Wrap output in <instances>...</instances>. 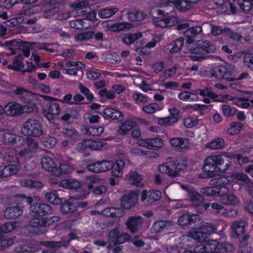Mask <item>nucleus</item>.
<instances>
[{"label": "nucleus", "instance_id": "59", "mask_svg": "<svg viewBox=\"0 0 253 253\" xmlns=\"http://www.w3.org/2000/svg\"><path fill=\"white\" fill-rule=\"evenodd\" d=\"M106 60L110 64L117 65L121 61L119 55L115 53H109L106 55Z\"/></svg>", "mask_w": 253, "mask_h": 253}, {"label": "nucleus", "instance_id": "30", "mask_svg": "<svg viewBox=\"0 0 253 253\" xmlns=\"http://www.w3.org/2000/svg\"><path fill=\"white\" fill-rule=\"evenodd\" d=\"M60 210L64 214L69 216L73 215L77 210L75 205L67 200L62 204Z\"/></svg>", "mask_w": 253, "mask_h": 253}, {"label": "nucleus", "instance_id": "36", "mask_svg": "<svg viewBox=\"0 0 253 253\" xmlns=\"http://www.w3.org/2000/svg\"><path fill=\"white\" fill-rule=\"evenodd\" d=\"M65 0H50L47 2L46 6L47 9L46 11L48 15H54L59 11L58 4L63 2Z\"/></svg>", "mask_w": 253, "mask_h": 253}, {"label": "nucleus", "instance_id": "20", "mask_svg": "<svg viewBox=\"0 0 253 253\" xmlns=\"http://www.w3.org/2000/svg\"><path fill=\"white\" fill-rule=\"evenodd\" d=\"M83 184L82 182L75 179H63L59 183V186L76 191L82 190Z\"/></svg>", "mask_w": 253, "mask_h": 253}, {"label": "nucleus", "instance_id": "23", "mask_svg": "<svg viewBox=\"0 0 253 253\" xmlns=\"http://www.w3.org/2000/svg\"><path fill=\"white\" fill-rule=\"evenodd\" d=\"M41 164L42 168L45 170L50 171L55 175L57 168V165L53 159L47 155L44 156L41 159Z\"/></svg>", "mask_w": 253, "mask_h": 253}, {"label": "nucleus", "instance_id": "27", "mask_svg": "<svg viewBox=\"0 0 253 253\" xmlns=\"http://www.w3.org/2000/svg\"><path fill=\"white\" fill-rule=\"evenodd\" d=\"M112 167L111 174L112 176L117 177H121L123 175V170L125 166V163L123 160H117L114 162L112 161Z\"/></svg>", "mask_w": 253, "mask_h": 253}, {"label": "nucleus", "instance_id": "3", "mask_svg": "<svg viewBox=\"0 0 253 253\" xmlns=\"http://www.w3.org/2000/svg\"><path fill=\"white\" fill-rule=\"evenodd\" d=\"M229 182L225 176L213 178L209 182L211 186L203 188L201 192L206 197H220L221 194L228 192Z\"/></svg>", "mask_w": 253, "mask_h": 253}, {"label": "nucleus", "instance_id": "44", "mask_svg": "<svg viewBox=\"0 0 253 253\" xmlns=\"http://www.w3.org/2000/svg\"><path fill=\"white\" fill-rule=\"evenodd\" d=\"M4 161L9 163H20L21 160L18 158L16 152L14 150H10L6 152L3 156Z\"/></svg>", "mask_w": 253, "mask_h": 253}, {"label": "nucleus", "instance_id": "61", "mask_svg": "<svg viewBox=\"0 0 253 253\" xmlns=\"http://www.w3.org/2000/svg\"><path fill=\"white\" fill-rule=\"evenodd\" d=\"M199 124V120L195 118L188 117L183 120L184 126L187 128H192Z\"/></svg>", "mask_w": 253, "mask_h": 253}, {"label": "nucleus", "instance_id": "11", "mask_svg": "<svg viewBox=\"0 0 253 253\" xmlns=\"http://www.w3.org/2000/svg\"><path fill=\"white\" fill-rule=\"evenodd\" d=\"M162 197V192L158 190L142 191L141 201L146 206H150L159 201Z\"/></svg>", "mask_w": 253, "mask_h": 253}, {"label": "nucleus", "instance_id": "62", "mask_svg": "<svg viewBox=\"0 0 253 253\" xmlns=\"http://www.w3.org/2000/svg\"><path fill=\"white\" fill-rule=\"evenodd\" d=\"M192 107L194 110L198 111L200 115H203L208 112L210 110L211 106L196 103Z\"/></svg>", "mask_w": 253, "mask_h": 253}, {"label": "nucleus", "instance_id": "15", "mask_svg": "<svg viewBox=\"0 0 253 253\" xmlns=\"http://www.w3.org/2000/svg\"><path fill=\"white\" fill-rule=\"evenodd\" d=\"M203 172L201 173L199 177L202 178H208L215 177L217 172H220V168L214 166L211 162L207 161V158L204 161L202 167Z\"/></svg>", "mask_w": 253, "mask_h": 253}, {"label": "nucleus", "instance_id": "29", "mask_svg": "<svg viewBox=\"0 0 253 253\" xmlns=\"http://www.w3.org/2000/svg\"><path fill=\"white\" fill-rule=\"evenodd\" d=\"M207 236L208 233L202 230L191 231L189 233L188 243L189 242V244L192 245L191 244L192 240L197 241L199 243H203L206 241ZM193 246V244H192Z\"/></svg>", "mask_w": 253, "mask_h": 253}, {"label": "nucleus", "instance_id": "37", "mask_svg": "<svg viewBox=\"0 0 253 253\" xmlns=\"http://www.w3.org/2000/svg\"><path fill=\"white\" fill-rule=\"evenodd\" d=\"M20 139L19 136L12 133H4L1 137V140L3 144H16L17 145V140L19 141Z\"/></svg>", "mask_w": 253, "mask_h": 253}, {"label": "nucleus", "instance_id": "2", "mask_svg": "<svg viewBox=\"0 0 253 253\" xmlns=\"http://www.w3.org/2000/svg\"><path fill=\"white\" fill-rule=\"evenodd\" d=\"M187 47L191 53L190 59L193 61L206 59V54L213 53L215 50L214 44L208 40H196Z\"/></svg>", "mask_w": 253, "mask_h": 253}, {"label": "nucleus", "instance_id": "13", "mask_svg": "<svg viewBox=\"0 0 253 253\" xmlns=\"http://www.w3.org/2000/svg\"><path fill=\"white\" fill-rule=\"evenodd\" d=\"M104 28H107L111 32H120L124 29H129L132 24L127 22H118L111 20H107L102 23Z\"/></svg>", "mask_w": 253, "mask_h": 253}, {"label": "nucleus", "instance_id": "50", "mask_svg": "<svg viewBox=\"0 0 253 253\" xmlns=\"http://www.w3.org/2000/svg\"><path fill=\"white\" fill-rule=\"evenodd\" d=\"M128 181L131 184L138 185L142 180V176L135 170H130L128 174Z\"/></svg>", "mask_w": 253, "mask_h": 253}, {"label": "nucleus", "instance_id": "21", "mask_svg": "<svg viewBox=\"0 0 253 253\" xmlns=\"http://www.w3.org/2000/svg\"><path fill=\"white\" fill-rule=\"evenodd\" d=\"M171 226V221L159 220L154 222L150 230L152 233H158L169 230Z\"/></svg>", "mask_w": 253, "mask_h": 253}, {"label": "nucleus", "instance_id": "64", "mask_svg": "<svg viewBox=\"0 0 253 253\" xmlns=\"http://www.w3.org/2000/svg\"><path fill=\"white\" fill-rule=\"evenodd\" d=\"M244 64L250 69L253 70V53H246L243 59Z\"/></svg>", "mask_w": 253, "mask_h": 253}, {"label": "nucleus", "instance_id": "28", "mask_svg": "<svg viewBox=\"0 0 253 253\" xmlns=\"http://www.w3.org/2000/svg\"><path fill=\"white\" fill-rule=\"evenodd\" d=\"M231 229L233 231V236L237 239H241L245 234V223L243 221H235L231 225Z\"/></svg>", "mask_w": 253, "mask_h": 253}, {"label": "nucleus", "instance_id": "34", "mask_svg": "<svg viewBox=\"0 0 253 253\" xmlns=\"http://www.w3.org/2000/svg\"><path fill=\"white\" fill-rule=\"evenodd\" d=\"M228 192L221 194L220 200L222 204L226 205H237L239 203L237 197L234 194H228Z\"/></svg>", "mask_w": 253, "mask_h": 253}, {"label": "nucleus", "instance_id": "24", "mask_svg": "<svg viewBox=\"0 0 253 253\" xmlns=\"http://www.w3.org/2000/svg\"><path fill=\"white\" fill-rule=\"evenodd\" d=\"M202 31L201 26H196L187 29L184 33V36L187 38L186 46L192 43L196 40L195 37L200 34Z\"/></svg>", "mask_w": 253, "mask_h": 253}, {"label": "nucleus", "instance_id": "47", "mask_svg": "<svg viewBox=\"0 0 253 253\" xmlns=\"http://www.w3.org/2000/svg\"><path fill=\"white\" fill-rule=\"evenodd\" d=\"M16 239L15 237L8 238L0 233V250L12 245Z\"/></svg>", "mask_w": 253, "mask_h": 253}, {"label": "nucleus", "instance_id": "41", "mask_svg": "<svg viewBox=\"0 0 253 253\" xmlns=\"http://www.w3.org/2000/svg\"><path fill=\"white\" fill-rule=\"evenodd\" d=\"M126 14L128 19L132 22H140L143 20L145 17L143 13L135 9L129 10Z\"/></svg>", "mask_w": 253, "mask_h": 253}, {"label": "nucleus", "instance_id": "56", "mask_svg": "<svg viewBox=\"0 0 253 253\" xmlns=\"http://www.w3.org/2000/svg\"><path fill=\"white\" fill-rule=\"evenodd\" d=\"M223 115L226 117L233 116L237 112L236 108L227 104H223L221 107Z\"/></svg>", "mask_w": 253, "mask_h": 253}, {"label": "nucleus", "instance_id": "38", "mask_svg": "<svg viewBox=\"0 0 253 253\" xmlns=\"http://www.w3.org/2000/svg\"><path fill=\"white\" fill-rule=\"evenodd\" d=\"M74 168L68 163H61L59 166H57L55 175L60 176L62 174H69L73 171Z\"/></svg>", "mask_w": 253, "mask_h": 253}, {"label": "nucleus", "instance_id": "60", "mask_svg": "<svg viewBox=\"0 0 253 253\" xmlns=\"http://www.w3.org/2000/svg\"><path fill=\"white\" fill-rule=\"evenodd\" d=\"M24 64L21 60L18 59H14L12 61V65L9 64L7 67L8 69L17 71L24 68Z\"/></svg>", "mask_w": 253, "mask_h": 253}, {"label": "nucleus", "instance_id": "1", "mask_svg": "<svg viewBox=\"0 0 253 253\" xmlns=\"http://www.w3.org/2000/svg\"><path fill=\"white\" fill-rule=\"evenodd\" d=\"M200 0H167L164 9L154 7L151 10L153 18L160 19L156 21V25L166 28L172 27L178 23V18L175 7L181 12L189 10L193 3H196Z\"/></svg>", "mask_w": 253, "mask_h": 253}, {"label": "nucleus", "instance_id": "54", "mask_svg": "<svg viewBox=\"0 0 253 253\" xmlns=\"http://www.w3.org/2000/svg\"><path fill=\"white\" fill-rule=\"evenodd\" d=\"M230 177L232 180L241 181L246 184L249 183L250 181L249 176L244 173L234 172L231 174Z\"/></svg>", "mask_w": 253, "mask_h": 253}, {"label": "nucleus", "instance_id": "32", "mask_svg": "<svg viewBox=\"0 0 253 253\" xmlns=\"http://www.w3.org/2000/svg\"><path fill=\"white\" fill-rule=\"evenodd\" d=\"M198 217V215L197 214H190L189 213H186L180 215L178 221L179 225L184 226L195 223Z\"/></svg>", "mask_w": 253, "mask_h": 253}, {"label": "nucleus", "instance_id": "42", "mask_svg": "<svg viewBox=\"0 0 253 253\" xmlns=\"http://www.w3.org/2000/svg\"><path fill=\"white\" fill-rule=\"evenodd\" d=\"M142 37V33L141 32L125 34L123 38V42L126 45H130L137 40L141 38Z\"/></svg>", "mask_w": 253, "mask_h": 253}, {"label": "nucleus", "instance_id": "16", "mask_svg": "<svg viewBox=\"0 0 253 253\" xmlns=\"http://www.w3.org/2000/svg\"><path fill=\"white\" fill-rule=\"evenodd\" d=\"M25 206L23 203H18L14 207H8L4 211V216L7 219H16L23 214Z\"/></svg>", "mask_w": 253, "mask_h": 253}, {"label": "nucleus", "instance_id": "17", "mask_svg": "<svg viewBox=\"0 0 253 253\" xmlns=\"http://www.w3.org/2000/svg\"><path fill=\"white\" fill-rule=\"evenodd\" d=\"M61 218L58 216H53L50 218H33L30 220V225L34 227H45L53 223L59 221Z\"/></svg>", "mask_w": 253, "mask_h": 253}, {"label": "nucleus", "instance_id": "55", "mask_svg": "<svg viewBox=\"0 0 253 253\" xmlns=\"http://www.w3.org/2000/svg\"><path fill=\"white\" fill-rule=\"evenodd\" d=\"M23 185L24 186L35 189H41L43 187V184L40 181L26 179L23 181Z\"/></svg>", "mask_w": 253, "mask_h": 253}, {"label": "nucleus", "instance_id": "9", "mask_svg": "<svg viewBox=\"0 0 253 253\" xmlns=\"http://www.w3.org/2000/svg\"><path fill=\"white\" fill-rule=\"evenodd\" d=\"M30 211L34 218L46 217L52 212L51 206L43 203L34 204L30 207Z\"/></svg>", "mask_w": 253, "mask_h": 253}, {"label": "nucleus", "instance_id": "53", "mask_svg": "<svg viewBox=\"0 0 253 253\" xmlns=\"http://www.w3.org/2000/svg\"><path fill=\"white\" fill-rule=\"evenodd\" d=\"M45 199L54 205H58L62 203V199L58 197L54 192H49L45 194Z\"/></svg>", "mask_w": 253, "mask_h": 253}, {"label": "nucleus", "instance_id": "49", "mask_svg": "<svg viewBox=\"0 0 253 253\" xmlns=\"http://www.w3.org/2000/svg\"><path fill=\"white\" fill-rule=\"evenodd\" d=\"M100 181V178L98 176L95 175L90 176H85L84 177V183L89 189H92L94 187L98 184Z\"/></svg>", "mask_w": 253, "mask_h": 253}, {"label": "nucleus", "instance_id": "18", "mask_svg": "<svg viewBox=\"0 0 253 253\" xmlns=\"http://www.w3.org/2000/svg\"><path fill=\"white\" fill-rule=\"evenodd\" d=\"M140 146L146 147L149 149L157 150L164 145L163 140L159 137L154 138L141 139L138 141Z\"/></svg>", "mask_w": 253, "mask_h": 253}, {"label": "nucleus", "instance_id": "8", "mask_svg": "<svg viewBox=\"0 0 253 253\" xmlns=\"http://www.w3.org/2000/svg\"><path fill=\"white\" fill-rule=\"evenodd\" d=\"M207 161L220 168V172H225L231 165V157L226 155H212L207 157Z\"/></svg>", "mask_w": 253, "mask_h": 253}, {"label": "nucleus", "instance_id": "4", "mask_svg": "<svg viewBox=\"0 0 253 253\" xmlns=\"http://www.w3.org/2000/svg\"><path fill=\"white\" fill-rule=\"evenodd\" d=\"M186 167V161L173 159L160 165L158 170L160 172L167 174L169 176L174 178L178 176L180 172Z\"/></svg>", "mask_w": 253, "mask_h": 253}, {"label": "nucleus", "instance_id": "35", "mask_svg": "<svg viewBox=\"0 0 253 253\" xmlns=\"http://www.w3.org/2000/svg\"><path fill=\"white\" fill-rule=\"evenodd\" d=\"M137 125L136 121L131 119H127L119 127L118 132L121 135H125Z\"/></svg>", "mask_w": 253, "mask_h": 253}, {"label": "nucleus", "instance_id": "7", "mask_svg": "<svg viewBox=\"0 0 253 253\" xmlns=\"http://www.w3.org/2000/svg\"><path fill=\"white\" fill-rule=\"evenodd\" d=\"M21 132L25 136L31 137H39L43 134L41 122L33 118H29L23 123Z\"/></svg>", "mask_w": 253, "mask_h": 253}, {"label": "nucleus", "instance_id": "33", "mask_svg": "<svg viewBox=\"0 0 253 253\" xmlns=\"http://www.w3.org/2000/svg\"><path fill=\"white\" fill-rule=\"evenodd\" d=\"M6 113L11 116H17L24 113L23 106L17 103H10L8 105Z\"/></svg>", "mask_w": 253, "mask_h": 253}, {"label": "nucleus", "instance_id": "40", "mask_svg": "<svg viewBox=\"0 0 253 253\" xmlns=\"http://www.w3.org/2000/svg\"><path fill=\"white\" fill-rule=\"evenodd\" d=\"M184 38H179L174 40L168 45V49L170 53H176L181 50L184 43Z\"/></svg>", "mask_w": 253, "mask_h": 253}, {"label": "nucleus", "instance_id": "31", "mask_svg": "<svg viewBox=\"0 0 253 253\" xmlns=\"http://www.w3.org/2000/svg\"><path fill=\"white\" fill-rule=\"evenodd\" d=\"M61 131L63 136L69 140L76 141L79 137L78 131L73 127H62Z\"/></svg>", "mask_w": 253, "mask_h": 253}, {"label": "nucleus", "instance_id": "6", "mask_svg": "<svg viewBox=\"0 0 253 253\" xmlns=\"http://www.w3.org/2000/svg\"><path fill=\"white\" fill-rule=\"evenodd\" d=\"M44 99L49 102V104L46 109L43 110V114L44 117L53 125V126L60 129L58 124L55 122L54 116L59 115L61 112L60 106L56 101L57 100L52 97L44 95Z\"/></svg>", "mask_w": 253, "mask_h": 253}, {"label": "nucleus", "instance_id": "63", "mask_svg": "<svg viewBox=\"0 0 253 253\" xmlns=\"http://www.w3.org/2000/svg\"><path fill=\"white\" fill-rule=\"evenodd\" d=\"M71 28L76 30H82L86 29V26L84 25V21L83 19H76L70 22L69 23Z\"/></svg>", "mask_w": 253, "mask_h": 253}, {"label": "nucleus", "instance_id": "25", "mask_svg": "<svg viewBox=\"0 0 253 253\" xmlns=\"http://www.w3.org/2000/svg\"><path fill=\"white\" fill-rule=\"evenodd\" d=\"M20 163H10L0 170V178L17 173L20 169Z\"/></svg>", "mask_w": 253, "mask_h": 253}, {"label": "nucleus", "instance_id": "51", "mask_svg": "<svg viewBox=\"0 0 253 253\" xmlns=\"http://www.w3.org/2000/svg\"><path fill=\"white\" fill-rule=\"evenodd\" d=\"M197 93L202 96H207L213 99L214 101H220L219 95L216 94L214 92L210 91L208 88L205 89H199Z\"/></svg>", "mask_w": 253, "mask_h": 253}, {"label": "nucleus", "instance_id": "48", "mask_svg": "<svg viewBox=\"0 0 253 253\" xmlns=\"http://www.w3.org/2000/svg\"><path fill=\"white\" fill-rule=\"evenodd\" d=\"M244 128V125L240 122H232L230 125V127L227 129V132L230 135H235L239 133Z\"/></svg>", "mask_w": 253, "mask_h": 253}, {"label": "nucleus", "instance_id": "46", "mask_svg": "<svg viewBox=\"0 0 253 253\" xmlns=\"http://www.w3.org/2000/svg\"><path fill=\"white\" fill-rule=\"evenodd\" d=\"M118 10L117 7L113 6L104 8L100 10L98 13V16L102 18H109L115 15Z\"/></svg>", "mask_w": 253, "mask_h": 253}, {"label": "nucleus", "instance_id": "14", "mask_svg": "<svg viewBox=\"0 0 253 253\" xmlns=\"http://www.w3.org/2000/svg\"><path fill=\"white\" fill-rule=\"evenodd\" d=\"M112 161L102 160L98 161L95 163L89 164L87 169L89 171L95 172L100 173L110 170L113 165Z\"/></svg>", "mask_w": 253, "mask_h": 253}, {"label": "nucleus", "instance_id": "22", "mask_svg": "<svg viewBox=\"0 0 253 253\" xmlns=\"http://www.w3.org/2000/svg\"><path fill=\"white\" fill-rule=\"evenodd\" d=\"M97 113L101 115L105 120H118L122 115L121 112L112 107L104 108L102 111H98Z\"/></svg>", "mask_w": 253, "mask_h": 253}, {"label": "nucleus", "instance_id": "58", "mask_svg": "<svg viewBox=\"0 0 253 253\" xmlns=\"http://www.w3.org/2000/svg\"><path fill=\"white\" fill-rule=\"evenodd\" d=\"M87 142L89 150H100L103 147V143L101 141L87 139Z\"/></svg>", "mask_w": 253, "mask_h": 253}, {"label": "nucleus", "instance_id": "5", "mask_svg": "<svg viewBox=\"0 0 253 253\" xmlns=\"http://www.w3.org/2000/svg\"><path fill=\"white\" fill-rule=\"evenodd\" d=\"M233 66L230 65H219L214 66L207 72V74L210 78H214L217 80H224L228 82L235 80L233 75Z\"/></svg>", "mask_w": 253, "mask_h": 253}, {"label": "nucleus", "instance_id": "19", "mask_svg": "<svg viewBox=\"0 0 253 253\" xmlns=\"http://www.w3.org/2000/svg\"><path fill=\"white\" fill-rule=\"evenodd\" d=\"M210 247L214 253H228L234 250L233 245L226 242L220 244L216 240L211 241Z\"/></svg>", "mask_w": 253, "mask_h": 253}, {"label": "nucleus", "instance_id": "39", "mask_svg": "<svg viewBox=\"0 0 253 253\" xmlns=\"http://www.w3.org/2000/svg\"><path fill=\"white\" fill-rule=\"evenodd\" d=\"M225 145V140L221 137H217L206 144L207 148L216 150L223 148Z\"/></svg>", "mask_w": 253, "mask_h": 253}, {"label": "nucleus", "instance_id": "10", "mask_svg": "<svg viewBox=\"0 0 253 253\" xmlns=\"http://www.w3.org/2000/svg\"><path fill=\"white\" fill-rule=\"evenodd\" d=\"M144 223L143 218L140 215H132L128 217L126 221L125 225L126 230L131 234L138 233L141 230Z\"/></svg>", "mask_w": 253, "mask_h": 253}, {"label": "nucleus", "instance_id": "57", "mask_svg": "<svg viewBox=\"0 0 253 253\" xmlns=\"http://www.w3.org/2000/svg\"><path fill=\"white\" fill-rule=\"evenodd\" d=\"M57 143V139L53 136L46 137L42 142V144L44 147L51 149L54 147Z\"/></svg>", "mask_w": 253, "mask_h": 253}, {"label": "nucleus", "instance_id": "52", "mask_svg": "<svg viewBox=\"0 0 253 253\" xmlns=\"http://www.w3.org/2000/svg\"><path fill=\"white\" fill-rule=\"evenodd\" d=\"M237 3L243 11L248 12L253 7V0H238Z\"/></svg>", "mask_w": 253, "mask_h": 253}, {"label": "nucleus", "instance_id": "43", "mask_svg": "<svg viewBox=\"0 0 253 253\" xmlns=\"http://www.w3.org/2000/svg\"><path fill=\"white\" fill-rule=\"evenodd\" d=\"M35 44L33 42H23L21 45H20V50L25 57L30 56L31 52L34 49L33 45Z\"/></svg>", "mask_w": 253, "mask_h": 253}, {"label": "nucleus", "instance_id": "12", "mask_svg": "<svg viewBox=\"0 0 253 253\" xmlns=\"http://www.w3.org/2000/svg\"><path fill=\"white\" fill-rule=\"evenodd\" d=\"M140 193V191L137 189L124 195L121 198L122 208L128 210L134 206L138 201V197Z\"/></svg>", "mask_w": 253, "mask_h": 253}, {"label": "nucleus", "instance_id": "45", "mask_svg": "<svg viewBox=\"0 0 253 253\" xmlns=\"http://www.w3.org/2000/svg\"><path fill=\"white\" fill-rule=\"evenodd\" d=\"M86 132L88 135L99 136L104 131V127L101 126L91 125L85 128Z\"/></svg>", "mask_w": 253, "mask_h": 253}, {"label": "nucleus", "instance_id": "26", "mask_svg": "<svg viewBox=\"0 0 253 253\" xmlns=\"http://www.w3.org/2000/svg\"><path fill=\"white\" fill-rule=\"evenodd\" d=\"M170 145L174 147L187 149L190 145L189 139L186 137H174L169 140Z\"/></svg>", "mask_w": 253, "mask_h": 253}]
</instances>
